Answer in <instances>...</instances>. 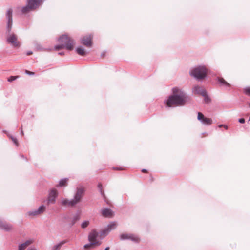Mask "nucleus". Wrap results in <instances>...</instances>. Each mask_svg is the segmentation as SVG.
Segmentation results:
<instances>
[{"label":"nucleus","instance_id":"393cba45","mask_svg":"<svg viewBox=\"0 0 250 250\" xmlns=\"http://www.w3.org/2000/svg\"><path fill=\"white\" fill-rule=\"evenodd\" d=\"M204 97V102L206 103H208L210 101V99L207 96V92H206V95L203 96Z\"/></svg>","mask_w":250,"mask_h":250},{"label":"nucleus","instance_id":"e433bc0d","mask_svg":"<svg viewBox=\"0 0 250 250\" xmlns=\"http://www.w3.org/2000/svg\"><path fill=\"white\" fill-rule=\"evenodd\" d=\"M59 54L60 55H63V52H60V53H59Z\"/></svg>","mask_w":250,"mask_h":250},{"label":"nucleus","instance_id":"4468645a","mask_svg":"<svg viewBox=\"0 0 250 250\" xmlns=\"http://www.w3.org/2000/svg\"><path fill=\"white\" fill-rule=\"evenodd\" d=\"M206 90L203 87L196 85L193 88V92L195 94H199L202 96L206 95Z\"/></svg>","mask_w":250,"mask_h":250},{"label":"nucleus","instance_id":"4be33fe9","mask_svg":"<svg viewBox=\"0 0 250 250\" xmlns=\"http://www.w3.org/2000/svg\"><path fill=\"white\" fill-rule=\"evenodd\" d=\"M67 181H68V179H67V178L62 179L60 181L58 186L61 187H63V186H66L67 185Z\"/></svg>","mask_w":250,"mask_h":250},{"label":"nucleus","instance_id":"c9c22d12","mask_svg":"<svg viewBox=\"0 0 250 250\" xmlns=\"http://www.w3.org/2000/svg\"><path fill=\"white\" fill-rule=\"evenodd\" d=\"M109 250V247H107L105 248V250Z\"/></svg>","mask_w":250,"mask_h":250},{"label":"nucleus","instance_id":"dca6fc26","mask_svg":"<svg viewBox=\"0 0 250 250\" xmlns=\"http://www.w3.org/2000/svg\"><path fill=\"white\" fill-rule=\"evenodd\" d=\"M102 214L104 217L111 218L114 216V212L110 209L104 208L102 210Z\"/></svg>","mask_w":250,"mask_h":250},{"label":"nucleus","instance_id":"5701e85b","mask_svg":"<svg viewBox=\"0 0 250 250\" xmlns=\"http://www.w3.org/2000/svg\"><path fill=\"white\" fill-rule=\"evenodd\" d=\"M218 82L223 85H226L227 86H229L230 84L228 83L224 79L222 78H219L218 79Z\"/></svg>","mask_w":250,"mask_h":250},{"label":"nucleus","instance_id":"a878e982","mask_svg":"<svg viewBox=\"0 0 250 250\" xmlns=\"http://www.w3.org/2000/svg\"><path fill=\"white\" fill-rule=\"evenodd\" d=\"M19 77V76H10L8 78V81L9 82H11L14 80H15L16 79H17Z\"/></svg>","mask_w":250,"mask_h":250},{"label":"nucleus","instance_id":"72a5a7b5","mask_svg":"<svg viewBox=\"0 0 250 250\" xmlns=\"http://www.w3.org/2000/svg\"><path fill=\"white\" fill-rule=\"evenodd\" d=\"M222 126H224V127H225V128L227 129L228 128V127L227 126H225V125H220L219 126V127H221Z\"/></svg>","mask_w":250,"mask_h":250},{"label":"nucleus","instance_id":"aec40b11","mask_svg":"<svg viewBox=\"0 0 250 250\" xmlns=\"http://www.w3.org/2000/svg\"><path fill=\"white\" fill-rule=\"evenodd\" d=\"M76 52L77 53H78L79 55H81V56H85L86 55V51L85 50V49L83 48V47H78L77 49H76Z\"/></svg>","mask_w":250,"mask_h":250},{"label":"nucleus","instance_id":"9b49d317","mask_svg":"<svg viewBox=\"0 0 250 250\" xmlns=\"http://www.w3.org/2000/svg\"><path fill=\"white\" fill-rule=\"evenodd\" d=\"M45 207L42 205L40 206L37 210L28 212L27 214L29 216H36L40 215L45 210Z\"/></svg>","mask_w":250,"mask_h":250},{"label":"nucleus","instance_id":"58836bf2","mask_svg":"<svg viewBox=\"0 0 250 250\" xmlns=\"http://www.w3.org/2000/svg\"><path fill=\"white\" fill-rule=\"evenodd\" d=\"M21 133L23 135V132L22 131Z\"/></svg>","mask_w":250,"mask_h":250},{"label":"nucleus","instance_id":"0eeeda50","mask_svg":"<svg viewBox=\"0 0 250 250\" xmlns=\"http://www.w3.org/2000/svg\"><path fill=\"white\" fill-rule=\"evenodd\" d=\"M7 41L8 43L10 44L14 47L19 48L20 46V42L15 34H12L9 35L7 38Z\"/></svg>","mask_w":250,"mask_h":250},{"label":"nucleus","instance_id":"2eb2a0df","mask_svg":"<svg viewBox=\"0 0 250 250\" xmlns=\"http://www.w3.org/2000/svg\"><path fill=\"white\" fill-rule=\"evenodd\" d=\"M6 16L8 19L7 27L9 30H11L12 25V10L10 8L8 10Z\"/></svg>","mask_w":250,"mask_h":250},{"label":"nucleus","instance_id":"2f4dec72","mask_svg":"<svg viewBox=\"0 0 250 250\" xmlns=\"http://www.w3.org/2000/svg\"><path fill=\"white\" fill-rule=\"evenodd\" d=\"M115 169L118 170H125V168L124 167H117V168H116Z\"/></svg>","mask_w":250,"mask_h":250},{"label":"nucleus","instance_id":"c85d7f7f","mask_svg":"<svg viewBox=\"0 0 250 250\" xmlns=\"http://www.w3.org/2000/svg\"><path fill=\"white\" fill-rule=\"evenodd\" d=\"M245 93L246 94L250 96V87L245 89Z\"/></svg>","mask_w":250,"mask_h":250},{"label":"nucleus","instance_id":"c756f323","mask_svg":"<svg viewBox=\"0 0 250 250\" xmlns=\"http://www.w3.org/2000/svg\"><path fill=\"white\" fill-rule=\"evenodd\" d=\"M25 72L27 74H28V75H34V72H31V71H28L27 70H26L25 71Z\"/></svg>","mask_w":250,"mask_h":250},{"label":"nucleus","instance_id":"6ab92c4d","mask_svg":"<svg viewBox=\"0 0 250 250\" xmlns=\"http://www.w3.org/2000/svg\"><path fill=\"white\" fill-rule=\"evenodd\" d=\"M73 201V199L71 200H69L68 199H64L62 201V204L65 206L73 207L77 204L76 203H74Z\"/></svg>","mask_w":250,"mask_h":250},{"label":"nucleus","instance_id":"f3484780","mask_svg":"<svg viewBox=\"0 0 250 250\" xmlns=\"http://www.w3.org/2000/svg\"><path fill=\"white\" fill-rule=\"evenodd\" d=\"M0 227L1 229L5 230V231H10L12 230L13 227L12 226L6 222H2L0 223Z\"/></svg>","mask_w":250,"mask_h":250},{"label":"nucleus","instance_id":"b1692460","mask_svg":"<svg viewBox=\"0 0 250 250\" xmlns=\"http://www.w3.org/2000/svg\"><path fill=\"white\" fill-rule=\"evenodd\" d=\"M89 224V222L88 221H85L83 222L81 225V227L82 228H86Z\"/></svg>","mask_w":250,"mask_h":250},{"label":"nucleus","instance_id":"a211bd4d","mask_svg":"<svg viewBox=\"0 0 250 250\" xmlns=\"http://www.w3.org/2000/svg\"><path fill=\"white\" fill-rule=\"evenodd\" d=\"M33 242V240L30 239L21 244L19 247V250H24L29 245Z\"/></svg>","mask_w":250,"mask_h":250},{"label":"nucleus","instance_id":"f257e3e1","mask_svg":"<svg viewBox=\"0 0 250 250\" xmlns=\"http://www.w3.org/2000/svg\"><path fill=\"white\" fill-rule=\"evenodd\" d=\"M172 95L166 101L168 107L178 106L184 105L188 99L185 93L177 87L172 89Z\"/></svg>","mask_w":250,"mask_h":250},{"label":"nucleus","instance_id":"f8f14e48","mask_svg":"<svg viewBox=\"0 0 250 250\" xmlns=\"http://www.w3.org/2000/svg\"><path fill=\"white\" fill-rule=\"evenodd\" d=\"M58 195V192L56 189H52L50 190L48 198L47 203L53 204L55 202V198Z\"/></svg>","mask_w":250,"mask_h":250},{"label":"nucleus","instance_id":"6e6552de","mask_svg":"<svg viewBox=\"0 0 250 250\" xmlns=\"http://www.w3.org/2000/svg\"><path fill=\"white\" fill-rule=\"evenodd\" d=\"M120 238L121 240L130 239L135 242H139L140 241V239L137 236L130 233L122 234L120 236Z\"/></svg>","mask_w":250,"mask_h":250},{"label":"nucleus","instance_id":"ea45409f","mask_svg":"<svg viewBox=\"0 0 250 250\" xmlns=\"http://www.w3.org/2000/svg\"><path fill=\"white\" fill-rule=\"evenodd\" d=\"M249 121H250V118H249Z\"/></svg>","mask_w":250,"mask_h":250},{"label":"nucleus","instance_id":"7c9ffc66","mask_svg":"<svg viewBox=\"0 0 250 250\" xmlns=\"http://www.w3.org/2000/svg\"><path fill=\"white\" fill-rule=\"evenodd\" d=\"M239 122L241 124H243L245 123V120L244 118H241L239 120Z\"/></svg>","mask_w":250,"mask_h":250},{"label":"nucleus","instance_id":"a19ab883","mask_svg":"<svg viewBox=\"0 0 250 250\" xmlns=\"http://www.w3.org/2000/svg\"><path fill=\"white\" fill-rule=\"evenodd\" d=\"M250 106V103L249 104Z\"/></svg>","mask_w":250,"mask_h":250},{"label":"nucleus","instance_id":"ddd939ff","mask_svg":"<svg viewBox=\"0 0 250 250\" xmlns=\"http://www.w3.org/2000/svg\"><path fill=\"white\" fill-rule=\"evenodd\" d=\"M92 36L91 35H86L82 39L81 42L87 47H90L92 43Z\"/></svg>","mask_w":250,"mask_h":250},{"label":"nucleus","instance_id":"412c9836","mask_svg":"<svg viewBox=\"0 0 250 250\" xmlns=\"http://www.w3.org/2000/svg\"><path fill=\"white\" fill-rule=\"evenodd\" d=\"M66 242V241H62L60 242L59 244L54 245L52 250H60L61 247Z\"/></svg>","mask_w":250,"mask_h":250},{"label":"nucleus","instance_id":"9d476101","mask_svg":"<svg viewBox=\"0 0 250 250\" xmlns=\"http://www.w3.org/2000/svg\"><path fill=\"white\" fill-rule=\"evenodd\" d=\"M117 227V223L115 222H112L110 224H109L106 228L104 229L101 231V237H102V235H103L104 236H106L108 233L111 231L113 229H114Z\"/></svg>","mask_w":250,"mask_h":250},{"label":"nucleus","instance_id":"7ed1b4c3","mask_svg":"<svg viewBox=\"0 0 250 250\" xmlns=\"http://www.w3.org/2000/svg\"><path fill=\"white\" fill-rule=\"evenodd\" d=\"M101 232L98 233L95 229H93L89 233L88 235V240L90 242V244H87L84 246L85 249L89 248L91 247H96L100 246L102 242L99 240L104 238L105 236L103 235L101 237Z\"/></svg>","mask_w":250,"mask_h":250},{"label":"nucleus","instance_id":"473e14b6","mask_svg":"<svg viewBox=\"0 0 250 250\" xmlns=\"http://www.w3.org/2000/svg\"><path fill=\"white\" fill-rule=\"evenodd\" d=\"M142 172H143V173H148V171L147 170L145 169H143L142 170Z\"/></svg>","mask_w":250,"mask_h":250},{"label":"nucleus","instance_id":"bb28decb","mask_svg":"<svg viewBox=\"0 0 250 250\" xmlns=\"http://www.w3.org/2000/svg\"><path fill=\"white\" fill-rule=\"evenodd\" d=\"M98 187L100 189V192L101 193V194L104 196V191H103V189H102V185L101 183H99L98 185Z\"/></svg>","mask_w":250,"mask_h":250},{"label":"nucleus","instance_id":"20e7f679","mask_svg":"<svg viewBox=\"0 0 250 250\" xmlns=\"http://www.w3.org/2000/svg\"><path fill=\"white\" fill-rule=\"evenodd\" d=\"M43 0H27V4L21 7V11L26 14L38 8L42 3Z\"/></svg>","mask_w":250,"mask_h":250},{"label":"nucleus","instance_id":"1a4fd4ad","mask_svg":"<svg viewBox=\"0 0 250 250\" xmlns=\"http://www.w3.org/2000/svg\"><path fill=\"white\" fill-rule=\"evenodd\" d=\"M197 119L203 124L206 125H210L212 124V119L211 118L205 117L201 112L198 113Z\"/></svg>","mask_w":250,"mask_h":250},{"label":"nucleus","instance_id":"4c0bfd02","mask_svg":"<svg viewBox=\"0 0 250 250\" xmlns=\"http://www.w3.org/2000/svg\"><path fill=\"white\" fill-rule=\"evenodd\" d=\"M151 180L152 181H153V178L152 177H151Z\"/></svg>","mask_w":250,"mask_h":250},{"label":"nucleus","instance_id":"39448f33","mask_svg":"<svg viewBox=\"0 0 250 250\" xmlns=\"http://www.w3.org/2000/svg\"><path fill=\"white\" fill-rule=\"evenodd\" d=\"M207 69L205 66H199L194 68L190 74L198 80L204 79L207 75Z\"/></svg>","mask_w":250,"mask_h":250},{"label":"nucleus","instance_id":"423d86ee","mask_svg":"<svg viewBox=\"0 0 250 250\" xmlns=\"http://www.w3.org/2000/svg\"><path fill=\"white\" fill-rule=\"evenodd\" d=\"M85 191V188L83 186H79L77 187L73 199V202L74 203H76L77 204L82 201V198L84 195Z\"/></svg>","mask_w":250,"mask_h":250},{"label":"nucleus","instance_id":"f704fd0d","mask_svg":"<svg viewBox=\"0 0 250 250\" xmlns=\"http://www.w3.org/2000/svg\"><path fill=\"white\" fill-rule=\"evenodd\" d=\"M31 54H32V52H28L27 53V55H31Z\"/></svg>","mask_w":250,"mask_h":250},{"label":"nucleus","instance_id":"f03ea898","mask_svg":"<svg viewBox=\"0 0 250 250\" xmlns=\"http://www.w3.org/2000/svg\"><path fill=\"white\" fill-rule=\"evenodd\" d=\"M59 45L55 47L56 50H59L66 48L68 50H72L74 48L75 43L74 41L68 36L64 35L60 37L58 40Z\"/></svg>","mask_w":250,"mask_h":250},{"label":"nucleus","instance_id":"cd10ccee","mask_svg":"<svg viewBox=\"0 0 250 250\" xmlns=\"http://www.w3.org/2000/svg\"><path fill=\"white\" fill-rule=\"evenodd\" d=\"M10 138L11 139V140L13 141V143L17 146H18V140H17V139L14 137H12L11 136L10 137Z\"/></svg>","mask_w":250,"mask_h":250}]
</instances>
